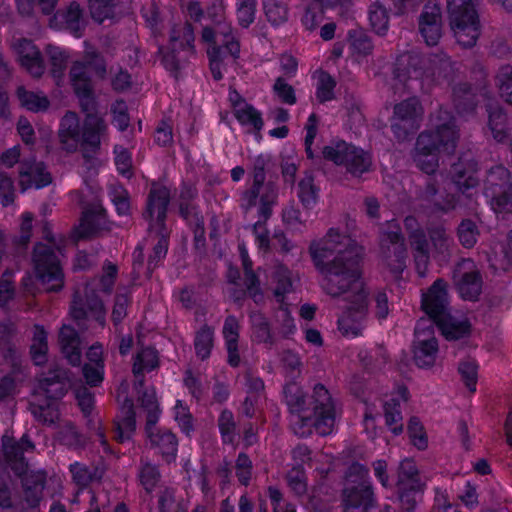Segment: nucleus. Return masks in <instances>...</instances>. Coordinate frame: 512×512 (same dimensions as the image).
<instances>
[{
  "mask_svg": "<svg viewBox=\"0 0 512 512\" xmlns=\"http://www.w3.org/2000/svg\"><path fill=\"white\" fill-rule=\"evenodd\" d=\"M194 34L191 26L187 23L173 27L170 34V43L174 50L193 48Z\"/></svg>",
  "mask_w": 512,
  "mask_h": 512,
  "instance_id": "nucleus-40",
  "label": "nucleus"
},
{
  "mask_svg": "<svg viewBox=\"0 0 512 512\" xmlns=\"http://www.w3.org/2000/svg\"><path fill=\"white\" fill-rule=\"evenodd\" d=\"M226 8L225 0H215L207 11L209 18L215 22V28L206 27L202 32V39L212 44L207 53L215 80H220L223 77L221 51L217 44H221L233 59H236L240 53V44L235 30L230 23L223 21Z\"/></svg>",
  "mask_w": 512,
  "mask_h": 512,
  "instance_id": "nucleus-4",
  "label": "nucleus"
},
{
  "mask_svg": "<svg viewBox=\"0 0 512 512\" xmlns=\"http://www.w3.org/2000/svg\"><path fill=\"white\" fill-rule=\"evenodd\" d=\"M400 228L395 221L387 223V228L382 232L381 251L385 264L395 275L403 271L405 267L406 249L399 235Z\"/></svg>",
  "mask_w": 512,
  "mask_h": 512,
  "instance_id": "nucleus-16",
  "label": "nucleus"
},
{
  "mask_svg": "<svg viewBox=\"0 0 512 512\" xmlns=\"http://www.w3.org/2000/svg\"><path fill=\"white\" fill-rule=\"evenodd\" d=\"M169 199L170 192L166 186L162 184L152 185L145 213V217L150 221L151 229L159 232L162 230Z\"/></svg>",
  "mask_w": 512,
  "mask_h": 512,
  "instance_id": "nucleus-19",
  "label": "nucleus"
},
{
  "mask_svg": "<svg viewBox=\"0 0 512 512\" xmlns=\"http://www.w3.org/2000/svg\"><path fill=\"white\" fill-rule=\"evenodd\" d=\"M106 130V125L101 117L94 114H88L84 124L82 135V145L84 147V157H87L88 150H95L100 145L102 135Z\"/></svg>",
  "mask_w": 512,
  "mask_h": 512,
  "instance_id": "nucleus-26",
  "label": "nucleus"
},
{
  "mask_svg": "<svg viewBox=\"0 0 512 512\" xmlns=\"http://www.w3.org/2000/svg\"><path fill=\"white\" fill-rule=\"evenodd\" d=\"M87 359L83 369L88 384L94 386L102 382L104 375L103 348L100 344L92 345L87 352Z\"/></svg>",
  "mask_w": 512,
  "mask_h": 512,
  "instance_id": "nucleus-27",
  "label": "nucleus"
},
{
  "mask_svg": "<svg viewBox=\"0 0 512 512\" xmlns=\"http://www.w3.org/2000/svg\"><path fill=\"white\" fill-rule=\"evenodd\" d=\"M419 31L427 45L438 43L442 36L441 11L437 5H426L419 18Z\"/></svg>",
  "mask_w": 512,
  "mask_h": 512,
  "instance_id": "nucleus-24",
  "label": "nucleus"
},
{
  "mask_svg": "<svg viewBox=\"0 0 512 512\" xmlns=\"http://www.w3.org/2000/svg\"><path fill=\"white\" fill-rule=\"evenodd\" d=\"M59 342L62 352L68 361L73 365H78L81 360V352L79 338L75 330L70 326L64 325L60 330Z\"/></svg>",
  "mask_w": 512,
  "mask_h": 512,
  "instance_id": "nucleus-32",
  "label": "nucleus"
},
{
  "mask_svg": "<svg viewBox=\"0 0 512 512\" xmlns=\"http://www.w3.org/2000/svg\"><path fill=\"white\" fill-rule=\"evenodd\" d=\"M136 413L133 409V404L130 400H126L121 408V417L115 422L116 425V439L123 443L130 440L131 436L136 429L135 421Z\"/></svg>",
  "mask_w": 512,
  "mask_h": 512,
  "instance_id": "nucleus-31",
  "label": "nucleus"
},
{
  "mask_svg": "<svg viewBox=\"0 0 512 512\" xmlns=\"http://www.w3.org/2000/svg\"><path fill=\"white\" fill-rule=\"evenodd\" d=\"M477 370L478 366L473 360H465L461 362L458 368L463 382L471 392L476 390Z\"/></svg>",
  "mask_w": 512,
  "mask_h": 512,
  "instance_id": "nucleus-55",
  "label": "nucleus"
},
{
  "mask_svg": "<svg viewBox=\"0 0 512 512\" xmlns=\"http://www.w3.org/2000/svg\"><path fill=\"white\" fill-rule=\"evenodd\" d=\"M59 138L63 149L68 152L76 151L81 143L79 120L75 113H67L62 121L59 130Z\"/></svg>",
  "mask_w": 512,
  "mask_h": 512,
  "instance_id": "nucleus-25",
  "label": "nucleus"
},
{
  "mask_svg": "<svg viewBox=\"0 0 512 512\" xmlns=\"http://www.w3.org/2000/svg\"><path fill=\"white\" fill-rule=\"evenodd\" d=\"M14 52L20 65L32 76L39 77L44 72V65L39 49L29 40L20 39L13 43Z\"/></svg>",
  "mask_w": 512,
  "mask_h": 512,
  "instance_id": "nucleus-23",
  "label": "nucleus"
},
{
  "mask_svg": "<svg viewBox=\"0 0 512 512\" xmlns=\"http://www.w3.org/2000/svg\"><path fill=\"white\" fill-rule=\"evenodd\" d=\"M309 254L322 276V289L332 297L341 296L349 284L363 280L362 248L338 229L331 228L324 237L312 241Z\"/></svg>",
  "mask_w": 512,
  "mask_h": 512,
  "instance_id": "nucleus-1",
  "label": "nucleus"
},
{
  "mask_svg": "<svg viewBox=\"0 0 512 512\" xmlns=\"http://www.w3.org/2000/svg\"><path fill=\"white\" fill-rule=\"evenodd\" d=\"M45 474L41 471L26 473L23 479L25 504L23 509H34L42 498Z\"/></svg>",
  "mask_w": 512,
  "mask_h": 512,
  "instance_id": "nucleus-28",
  "label": "nucleus"
},
{
  "mask_svg": "<svg viewBox=\"0 0 512 512\" xmlns=\"http://www.w3.org/2000/svg\"><path fill=\"white\" fill-rule=\"evenodd\" d=\"M47 349L46 332L40 327H35L31 345V356L35 364L40 365L46 361Z\"/></svg>",
  "mask_w": 512,
  "mask_h": 512,
  "instance_id": "nucleus-49",
  "label": "nucleus"
},
{
  "mask_svg": "<svg viewBox=\"0 0 512 512\" xmlns=\"http://www.w3.org/2000/svg\"><path fill=\"white\" fill-rule=\"evenodd\" d=\"M277 197V188L273 184L267 183L260 185L256 191L255 187H250L243 194V201L248 207L259 205V215L266 220L272 213V207L275 205Z\"/></svg>",
  "mask_w": 512,
  "mask_h": 512,
  "instance_id": "nucleus-21",
  "label": "nucleus"
},
{
  "mask_svg": "<svg viewBox=\"0 0 512 512\" xmlns=\"http://www.w3.org/2000/svg\"><path fill=\"white\" fill-rule=\"evenodd\" d=\"M63 389L59 382L45 380L41 382L35 392L32 413L40 421L53 424L59 417L56 399L63 396Z\"/></svg>",
  "mask_w": 512,
  "mask_h": 512,
  "instance_id": "nucleus-13",
  "label": "nucleus"
},
{
  "mask_svg": "<svg viewBox=\"0 0 512 512\" xmlns=\"http://www.w3.org/2000/svg\"><path fill=\"white\" fill-rule=\"evenodd\" d=\"M115 164L119 173L123 176L130 177L132 172V163L130 153L123 147L115 148Z\"/></svg>",
  "mask_w": 512,
  "mask_h": 512,
  "instance_id": "nucleus-63",
  "label": "nucleus"
},
{
  "mask_svg": "<svg viewBox=\"0 0 512 512\" xmlns=\"http://www.w3.org/2000/svg\"><path fill=\"white\" fill-rule=\"evenodd\" d=\"M479 235L476 225L470 221H463L458 229V236L461 244L465 247H472L477 241Z\"/></svg>",
  "mask_w": 512,
  "mask_h": 512,
  "instance_id": "nucleus-57",
  "label": "nucleus"
},
{
  "mask_svg": "<svg viewBox=\"0 0 512 512\" xmlns=\"http://www.w3.org/2000/svg\"><path fill=\"white\" fill-rule=\"evenodd\" d=\"M397 485L399 490H420L418 471L413 460L405 459L400 463Z\"/></svg>",
  "mask_w": 512,
  "mask_h": 512,
  "instance_id": "nucleus-37",
  "label": "nucleus"
},
{
  "mask_svg": "<svg viewBox=\"0 0 512 512\" xmlns=\"http://www.w3.org/2000/svg\"><path fill=\"white\" fill-rule=\"evenodd\" d=\"M408 399V392L406 388L401 387L397 391V396L391 399V402H386L384 405L385 408V418L386 424L391 428L394 434H399L403 430V425L401 423V414L398 409L400 402H405Z\"/></svg>",
  "mask_w": 512,
  "mask_h": 512,
  "instance_id": "nucleus-34",
  "label": "nucleus"
},
{
  "mask_svg": "<svg viewBox=\"0 0 512 512\" xmlns=\"http://www.w3.org/2000/svg\"><path fill=\"white\" fill-rule=\"evenodd\" d=\"M343 512H367L372 503V492L368 482V470L355 463L346 475L343 491Z\"/></svg>",
  "mask_w": 512,
  "mask_h": 512,
  "instance_id": "nucleus-10",
  "label": "nucleus"
},
{
  "mask_svg": "<svg viewBox=\"0 0 512 512\" xmlns=\"http://www.w3.org/2000/svg\"><path fill=\"white\" fill-rule=\"evenodd\" d=\"M264 12L267 20L275 26L285 23L288 19L287 6L278 0H264Z\"/></svg>",
  "mask_w": 512,
  "mask_h": 512,
  "instance_id": "nucleus-44",
  "label": "nucleus"
},
{
  "mask_svg": "<svg viewBox=\"0 0 512 512\" xmlns=\"http://www.w3.org/2000/svg\"><path fill=\"white\" fill-rule=\"evenodd\" d=\"M423 108L415 97L404 100L394 106L391 128L398 139H404L419 128Z\"/></svg>",
  "mask_w": 512,
  "mask_h": 512,
  "instance_id": "nucleus-15",
  "label": "nucleus"
},
{
  "mask_svg": "<svg viewBox=\"0 0 512 512\" xmlns=\"http://www.w3.org/2000/svg\"><path fill=\"white\" fill-rule=\"evenodd\" d=\"M435 323L439 326L442 334L448 340H456L469 334L470 324L465 319H456L448 312L440 317Z\"/></svg>",
  "mask_w": 512,
  "mask_h": 512,
  "instance_id": "nucleus-33",
  "label": "nucleus"
},
{
  "mask_svg": "<svg viewBox=\"0 0 512 512\" xmlns=\"http://www.w3.org/2000/svg\"><path fill=\"white\" fill-rule=\"evenodd\" d=\"M369 22L378 35H385L389 27V18L386 9L378 2L369 10Z\"/></svg>",
  "mask_w": 512,
  "mask_h": 512,
  "instance_id": "nucleus-46",
  "label": "nucleus"
},
{
  "mask_svg": "<svg viewBox=\"0 0 512 512\" xmlns=\"http://www.w3.org/2000/svg\"><path fill=\"white\" fill-rule=\"evenodd\" d=\"M141 410L146 413V432L151 445L158 450L166 462L175 459L178 442L175 435L166 429L154 431L160 417V409L153 388L144 391L140 397Z\"/></svg>",
  "mask_w": 512,
  "mask_h": 512,
  "instance_id": "nucleus-7",
  "label": "nucleus"
},
{
  "mask_svg": "<svg viewBox=\"0 0 512 512\" xmlns=\"http://www.w3.org/2000/svg\"><path fill=\"white\" fill-rule=\"evenodd\" d=\"M86 58L85 64L75 62L70 72L72 86L81 100H88L91 94V80L87 73L94 71L103 77L105 72L102 60L94 52H87Z\"/></svg>",
  "mask_w": 512,
  "mask_h": 512,
  "instance_id": "nucleus-18",
  "label": "nucleus"
},
{
  "mask_svg": "<svg viewBox=\"0 0 512 512\" xmlns=\"http://www.w3.org/2000/svg\"><path fill=\"white\" fill-rule=\"evenodd\" d=\"M105 216L101 210L93 213L85 212L81 219V223L76 230L78 238H87L95 234L99 229L100 225L104 222Z\"/></svg>",
  "mask_w": 512,
  "mask_h": 512,
  "instance_id": "nucleus-39",
  "label": "nucleus"
},
{
  "mask_svg": "<svg viewBox=\"0 0 512 512\" xmlns=\"http://www.w3.org/2000/svg\"><path fill=\"white\" fill-rule=\"evenodd\" d=\"M174 417L184 433L189 434L193 430L192 416L180 400L176 402L174 407Z\"/></svg>",
  "mask_w": 512,
  "mask_h": 512,
  "instance_id": "nucleus-61",
  "label": "nucleus"
},
{
  "mask_svg": "<svg viewBox=\"0 0 512 512\" xmlns=\"http://www.w3.org/2000/svg\"><path fill=\"white\" fill-rule=\"evenodd\" d=\"M54 20L71 31L76 37L81 35V31L84 28L82 11L77 3H71L65 11L58 12Z\"/></svg>",
  "mask_w": 512,
  "mask_h": 512,
  "instance_id": "nucleus-35",
  "label": "nucleus"
},
{
  "mask_svg": "<svg viewBox=\"0 0 512 512\" xmlns=\"http://www.w3.org/2000/svg\"><path fill=\"white\" fill-rule=\"evenodd\" d=\"M405 227L409 231L410 244L414 251L416 269L420 276L427 272L429 258H445L449 254L452 240L443 228H437L430 233V242L425 240L424 234L419 230L417 220L413 217L405 219Z\"/></svg>",
  "mask_w": 512,
  "mask_h": 512,
  "instance_id": "nucleus-6",
  "label": "nucleus"
},
{
  "mask_svg": "<svg viewBox=\"0 0 512 512\" xmlns=\"http://www.w3.org/2000/svg\"><path fill=\"white\" fill-rule=\"evenodd\" d=\"M431 124L435 130L419 135L414 153L416 165L427 174L436 170L440 155H449L454 151L457 140L453 117L448 111H438L431 117Z\"/></svg>",
  "mask_w": 512,
  "mask_h": 512,
  "instance_id": "nucleus-3",
  "label": "nucleus"
},
{
  "mask_svg": "<svg viewBox=\"0 0 512 512\" xmlns=\"http://www.w3.org/2000/svg\"><path fill=\"white\" fill-rule=\"evenodd\" d=\"M237 121L253 132H260L264 126L262 114L253 105L241 103L233 113Z\"/></svg>",
  "mask_w": 512,
  "mask_h": 512,
  "instance_id": "nucleus-36",
  "label": "nucleus"
},
{
  "mask_svg": "<svg viewBox=\"0 0 512 512\" xmlns=\"http://www.w3.org/2000/svg\"><path fill=\"white\" fill-rule=\"evenodd\" d=\"M20 186L23 191L29 188H42L51 183V176L42 163H35L20 172Z\"/></svg>",
  "mask_w": 512,
  "mask_h": 512,
  "instance_id": "nucleus-29",
  "label": "nucleus"
},
{
  "mask_svg": "<svg viewBox=\"0 0 512 512\" xmlns=\"http://www.w3.org/2000/svg\"><path fill=\"white\" fill-rule=\"evenodd\" d=\"M348 302L346 311L338 320V329L348 338H354L361 334L368 307V291L363 280L349 284L347 290L342 293Z\"/></svg>",
  "mask_w": 512,
  "mask_h": 512,
  "instance_id": "nucleus-8",
  "label": "nucleus"
},
{
  "mask_svg": "<svg viewBox=\"0 0 512 512\" xmlns=\"http://www.w3.org/2000/svg\"><path fill=\"white\" fill-rule=\"evenodd\" d=\"M475 1L447 0L451 27L458 43L464 47L473 46L480 33Z\"/></svg>",
  "mask_w": 512,
  "mask_h": 512,
  "instance_id": "nucleus-9",
  "label": "nucleus"
},
{
  "mask_svg": "<svg viewBox=\"0 0 512 512\" xmlns=\"http://www.w3.org/2000/svg\"><path fill=\"white\" fill-rule=\"evenodd\" d=\"M414 361L421 368L434 365L438 352V344L433 335L430 320L421 319L415 330Z\"/></svg>",
  "mask_w": 512,
  "mask_h": 512,
  "instance_id": "nucleus-17",
  "label": "nucleus"
},
{
  "mask_svg": "<svg viewBox=\"0 0 512 512\" xmlns=\"http://www.w3.org/2000/svg\"><path fill=\"white\" fill-rule=\"evenodd\" d=\"M487 197L496 213H512V187L508 184L509 172L503 166L493 168L488 175Z\"/></svg>",
  "mask_w": 512,
  "mask_h": 512,
  "instance_id": "nucleus-14",
  "label": "nucleus"
},
{
  "mask_svg": "<svg viewBox=\"0 0 512 512\" xmlns=\"http://www.w3.org/2000/svg\"><path fill=\"white\" fill-rule=\"evenodd\" d=\"M235 6L239 25L249 27L255 20L257 0H236Z\"/></svg>",
  "mask_w": 512,
  "mask_h": 512,
  "instance_id": "nucleus-48",
  "label": "nucleus"
},
{
  "mask_svg": "<svg viewBox=\"0 0 512 512\" xmlns=\"http://www.w3.org/2000/svg\"><path fill=\"white\" fill-rule=\"evenodd\" d=\"M286 401L292 412L291 425L296 434L307 436L315 428L318 434L328 435L335 424V408L329 391L316 384L311 396L306 397L296 386L286 390Z\"/></svg>",
  "mask_w": 512,
  "mask_h": 512,
  "instance_id": "nucleus-2",
  "label": "nucleus"
},
{
  "mask_svg": "<svg viewBox=\"0 0 512 512\" xmlns=\"http://www.w3.org/2000/svg\"><path fill=\"white\" fill-rule=\"evenodd\" d=\"M58 253H60L59 249L42 243L34 249L33 262L36 279L47 291H57L63 286V273Z\"/></svg>",
  "mask_w": 512,
  "mask_h": 512,
  "instance_id": "nucleus-11",
  "label": "nucleus"
},
{
  "mask_svg": "<svg viewBox=\"0 0 512 512\" xmlns=\"http://www.w3.org/2000/svg\"><path fill=\"white\" fill-rule=\"evenodd\" d=\"M334 79L326 72L317 73V91L316 95L320 102L329 101L333 98V90L335 88Z\"/></svg>",
  "mask_w": 512,
  "mask_h": 512,
  "instance_id": "nucleus-52",
  "label": "nucleus"
},
{
  "mask_svg": "<svg viewBox=\"0 0 512 512\" xmlns=\"http://www.w3.org/2000/svg\"><path fill=\"white\" fill-rule=\"evenodd\" d=\"M255 243L261 252H268L270 249L269 230L265 222L258 221L252 227Z\"/></svg>",
  "mask_w": 512,
  "mask_h": 512,
  "instance_id": "nucleus-60",
  "label": "nucleus"
},
{
  "mask_svg": "<svg viewBox=\"0 0 512 512\" xmlns=\"http://www.w3.org/2000/svg\"><path fill=\"white\" fill-rule=\"evenodd\" d=\"M298 197L305 207H313L318 199V190L314 186L313 178L306 176L299 183Z\"/></svg>",
  "mask_w": 512,
  "mask_h": 512,
  "instance_id": "nucleus-51",
  "label": "nucleus"
},
{
  "mask_svg": "<svg viewBox=\"0 0 512 512\" xmlns=\"http://www.w3.org/2000/svg\"><path fill=\"white\" fill-rule=\"evenodd\" d=\"M158 364L156 351L151 348H145L139 352L133 364V373L136 378L144 371L154 369Z\"/></svg>",
  "mask_w": 512,
  "mask_h": 512,
  "instance_id": "nucleus-47",
  "label": "nucleus"
},
{
  "mask_svg": "<svg viewBox=\"0 0 512 512\" xmlns=\"http://www.w3.org/2000/svg\"><path fill=\"white\" fill-rule=\"evenodd\" d=\"M350 49L353 58L356 61L361 62L372 52L373 45L366 35L362 33H355L351 35Z\"/></svg>",
  "mask_w": 512,
  "mask_h": 512,
  "instance_id": "nucleus-50",
  "label": "nucleus"
},
{
  "mask_svg": "<svg viewBox=\"0 0 512 512\" xmlns=\"http://www.w3.org/2000/svg\"><path fill=\"white\" fill-rule=\"evenodd\" d=\"M288 486L297 495H303L307 490V483L304 471L301 467L292 468L287 474Z\"/></svg>",
  "mask_w": 512,
  "mask_h": 512,
  "instance_id": "nucleus-58",
  "label": "nucleus"
},
{
  "mask_svg": "<svg viewBox=\"0 0 512 512\" xmlns=\"http://www.w3.org/2000/svg\"><path fill=\"white\" fill-rule=\"evenodd\" d=\"M408 433L412 444L419 450L428 447V438L423 425L417 418H411L408 424Z\"/></svg>",
  "mask_w": 512,
  "mask_h": 512,
  "instance_id": "nucleus-53",
  "label": "nucleus"
},
{
  "mask_svg": "<svg viewBox=\"0 0 512 512\" xmlns=\"http://www.w3.org/2000/svg\"><path fill=\"white\" fill-rule=\"evenodd\" d=\"M240 257L242 260L243 268L245 271L246 285L249 291V294L255 299V301H259L261 299V293L259 290V283L252 271V262L249 259L248 251L244 245H239Z\"/></svg>",
  "mask_w": 512,
  "mask_h": 512,
  "instance_id": "nucleus-41",
  "label": "nucleus"
},
{
  "mask_svg": "<svg viewBox=\"0 0 512 512\" xmlns=\"http://www.w3.org/2000/svg\"><path fill=\"white\" fill-rule=\"evenodd\" d=\"M194 346L197 356L202 360L207 359L214 346V329L207 325L202 326L196 332Z\"/></svg>",
  "mask_w": 512,
  "mask_h": 512,
  "instance_id": "nucleus-38",
  "label": "nucleus"
},
{
  "mask_svg": "<svg viewBox=\"0 0 512 512\" xmlns=\"http://www.w3.org/2000/svg\"><path fill=\"white\" fill-rule=\"evenodd\" d=\"M454 171L457 173V176L454 180L456 186L462 192H466L470 188L475 187L478 184V179L475 177V164H470L468 171H461L458 165L454 166Z\"/></svg>",
  "mask_w": 512,
  "mask_h": 512,
  "instance_id": "nucleus-54",
  "label": "nucleus"
},
{
  "mask_svg": "<svg viewBox=\"0 0 512 512\" xmlns=\"http://www.w3.org/2000/svg\"><path fill=\"white\" fill-rule=\"evenodd\" d=\"M448 304L446 285L441 280L422 295V309L434 322L448 312Z\"/></svg>",
  "mask_w": 512,
  "mask_h": 512,
  "instance_id": "nucleus-20",
  "label": "nucleus"
},
{
  "mask_svg": "<svg viewBox=\"0 0 512 512\" xmlns=\"http://www.w3.org/2000/svg\"><path fill=\"white\" fill-rule=\"evenodd\" d=\"M113 1L114 0H89L92 17L100 23L110 17L112 14Z\"/></svg>",
  "mask_w": 512,
  "mask_h": 512,
  "instance_id": "nucleus-59",
  "label": "nucleus"
},
{
  "mask_svg": "<svg viewBox=\"0 0 512 512\" xmlns=\"http://www.w3.org/2000/svg\"><path fill=\"white\" fill-rule=\"evenodd\" d=\"M458 290L462 298L475 300L481 292V279L474 263L471 260H463L456 272Z\"/></svg>",
  "mask_w": 512,
  "mask_h": 512,
  "instance_id": "nucleus-22",
  "label": "nucleus"
},
{
  "mask_svg": "<svg viewBox=\"0 0 512 512\" xmlns=\"http://www.w3.org/2000/svg\"><path fill=\"white\" fill-rule=\"evenodd\" d=\"M495 85L498 89L500 97L512 105V66H502L496 76Z\"/></svg>",
  "mask_w": 512,
  "mask_h": 512,
  "instance_id": "nucleus-42",
  "label": "nucleus"
},
{
  "mask_svg": "<svg viewBox=\"0 0 512 512\" xmlns=\"http://www.w3.org/2000/svg\"><path fill=\"white\" fill-rule=\"evenodd\" d=\"M322 153L326 160L343 165L349 173L356 176L368 171L371 166L368 153L343 141L325 146Z\"/></svg>",
  "mask_w": 512,
  "mask_h": 512,
  "instance_id": "nucleus-12",
  "label": "nucleus"
},
{
  "mask_svg": "<svg viewBox=\"0 0 512 512\" xmlns=\"http://www.w3.org/2000/svg\"><path fill=\"white\" fill-rule=\"evenodd\" d=\"M17 95L21 105L28 110L39 112L46 110L49 106L48 99L40 93H34L26 91L24 88H19Z\"/></svg>",
  "mask_w": 512,
  "mask_h": 512,
  "instance_id": "nucleus-45",
  "label": "nucleus"
},
{
  "mask_svg": "<svg viewBox=\"0 0 512 512\" xmlns=\"http://www.w3.org/2000/svg\"><path fill=\"white\" fill-rule=\"evenodd\" d=\"M139 478L142 486L149 493L154 489V487L158 483L159 473L155 466L146 464L141 468Z\"/></svg>",
  "mask_w": 512,
  "mask_h": 512,
  "instance_id": "nucleus-62",
  "label": "nucleus"
},
{
  "mask_svg": "<svg viewBox=\"0 0 512 512\" xmlns=\"http://www.w3.org/2000/svg\"><path fill=\"white\" fill-rule=\"evenodd\" d=\"M2 443L4 454L9 462L21 461L23 453L33 449L32 443L25 436L22 437L19 443L14 442L8 436H4Z\"/></svg>",
  "mask_w": 512,
  "mask_h": 512,
  "instance_id": "nucleus-43",
  "label": "nucleus"
},
{
  "mask_svg": "<svg viewBox=\"0 0 512 512\" xmlns=\"http://www.w3.org/2000/svg\"><path fill=\"white\" fill-rule=\"evenodd\" d=\"M222 333L228 352V363L236 367L240 363V356L238 353L239 323L235 317L226 318Z\"/></svg>",
  "mask_w": 512,
  "mask_h": 512,
  "instance_id": "nucleus-30",
  "label": "nucleus"
},
{
  "mask_svg": "<svg viewBox=\"0 0 512 512\" xmlns=\"http://www.w3.org/2000/svg\"><path fill=\"white\" fill-rule=\"evenodd\" d=\"M274 279L277 282L274 294L278 301L282 302L284 294L289 292L292 286L290 271L284 266H279L274 273Z\"/></svg>",
  "mask_w": 512,
  "mask_h": 512,
  "instance_id": "nucleus-56",
  "label": "nucleus"
},
{
  "mask_svg": "<svg viewBox=\"0 0 512 512\" xmlns=\"http://www.w3.org/2000/svg\"><path fill=\"white\" fill-rule=\"evenodd\" d=\"M117 268L113 264L104 267L100 280L78 288L74 294L70 314L76 321L95 320L101 328L105 325L106 311L99 300L96 290L107 292L114 284Z\"/></svg>",
  "mask_w": 512,
  "mask_h": 512,
  "instance_id": "nucleus-5",
  "label": "nucleus"
},
{
  "mask_svg": "<svg viewBox=\"0 0 512 512\" xmlns=\"http://www.w3.org/2000/svg\"><path fill=\"white\" fill-rule=\"evenodd\" d=\"M268 496L273 505V512H296L293 505L283 501L282 493L278 489L269 487Z\"/></svg>",
  "mask_w": 512,
  "mask_h": 512,
  "instance_id": "nucleus-64",
  "label": "nucleus"
}]
</instances>
